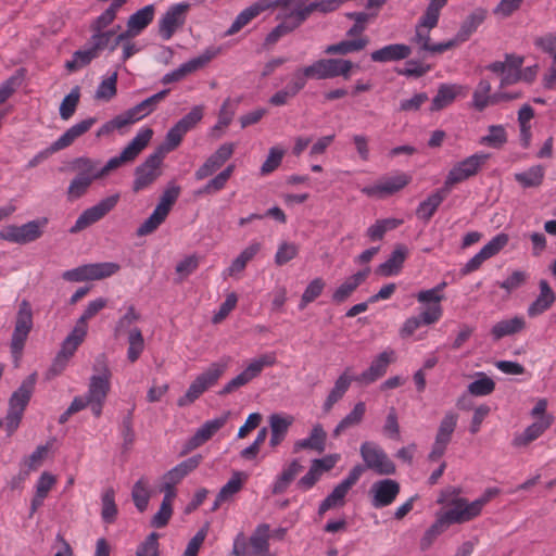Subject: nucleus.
Returning <instances> with one entry per match:
<instances>
[{
    "label": "nucleus",
    "mask_w": 556,
    "mask_h": 556,
    "mask_svg": "<svg viewBox=\"0 0 556 556\" xmlns=\"http://www.w3.org/2000/svg\"><path fill=\"white\" fill-rule=\"evenodd\" d=\"M458 489H448L442 491L437 500L438 504L444 505V509L437 511V514L450 527L452 525H462L473 520L479 517L484 506L494 498L500 491L495 488H490L477 500L469 502L466 497L459 495Z\"/></svg>",
    "instance_id": "obj_1"
},
{
    "label": "nucleus",
    "mask_w": 556,
    "mask_h": 556,
    "mask_svg": "<svg viewBox=\"0 0 556 556\" xmlns=\"http://www.w3.org/2000/svg\"><path fill=\"white\" fill-rule=\"evenodd\" d=\"M36 381L37 374H30L9 399L7 416L0 419V428H3L8 435H12L20 427L24 412L34 393Z\"/></svg>",
    "instance_id": "obj_2"
},
{
    "label": "nucleus",
    "mask_w": 556,
    "mask_h": 556,
    "mask_svg": "<svg viewBox=\"0 0 556 556\" xmlns=\"http://www.w3.org/2000/svg\"><path fill=\"white\" fill-rule=\"evenodd\" d=\"M228 367L227 361L212 363L203 372L195 377L184 396L178 399L177 404L182 407L192 404L205 391L214 387Z\"/></svg>",
    "instance_id": "obj_3"
},
{
    "label": "nucleus",
    "mask_w": 556,
    "mask_h": 556,
    "mask_svg": "<svg viewBox=\"0 0 556 556\" xmlns=\"http://www.w3.org/2000/svg\"><path fill=\"white\" fill-rule=\"evenodd\" d=\"M291 9H280L277 20L280 23L267 35L266 45H275L281 37L290 34L296 29L312 13L313 11L305 3H295Z\"/></svg>",
    "instance_id": "obj_4"
},
{
    "label": "nucleus",
    "mask_w": 556,
    "mask_h": 556,
    "mask_svg": "<svg viewBox=\"0 0 556 556\" xmlns=\"http://www.w3.org/2000/svg\"><path fill=\"white\" fill-rule=\"evenodd\" d=\"M153 130L151 128H142L135 138L123 149L119 155L110 159L104 166L100 168L99 174L106 177L112 170L117 169L123 164L132 162L140 152L149 144L152 139Z\"/></svg>",
    "instance_id": "obj_5"
},
{
    "label": "nucleus",
    "mask_w": 556,
    "mask_h": 556,
    "mask_svg": "<svg viewBox=\"0 0 556 556\" xmlns=\"http://www.w3.org/2000/svg\"><path fill=\"white\" fill-rule=\"evenodd\" d=\"M357 67L350 60L344 59H320L303 68L304 76L309 79H329L342 76L349 78L351 71Z\"/></svg>",
    "instance_id": "obj_6"
},
{
    "label": "nucleus",
    "mask_w": 556,
    "mask_h": 556,
    "mask_svg": "<svg viewBox=\"0 0 556 556\" xmlns=\"http://www.w3.org/2000/svg\"><path fill=\"white\" fill-rule=\"evenodd\" d=\"M491 83L486 79H481L472 93V106L478 112L484 111L490 105H495L501 102H508L522 97L520 90H497L491 92Z\"/></svg>",
    "instance_id": "obj_7"
},
{
    "label": "nucleus",
    "mask_w": 556,
    "mask_h": 556,
    "mask_svg": "<svg viewBox=\"0 0 556 556\" xmlns=\"http://www.w3.org/2000/svg\"><path fill=\"white\" fill-rule=\"evenodd\" d=\"M275 363L276 356L274 353H265L257 358L252 359L243 371H241L224 386L220 394L225 395L232 393L237 389L248 384L250 381L258 377L265 367H270Z\"/></svg>",
    "instance_id": "obj_8"
},
{
    "label": "nucleus",
    "mask_w": 556,
    "mask_h": 556,
    "mask_svg": "<svg viewBox=\"0 0 556 556\" xmlns=\"http://www.w3.org/2000/svg\"><path fill=\"white\" fill-rule=\"evenodd\" d=\"M488 160L489 154L479 152L457 162L450 169L444 186L451 190L454 185L476 176Z\"/></svg>",
    "instance_id": "obj_9"
},
{
    "label": "nucleus",
    "mask_w": 556,
    "mask_h": 556,
    "mask_svg": "<svg viewBox=\"0 0 556 556\" xmlns=\"http://www.w3.org/2000/svg\"><path fill=\"white\" fill-rule=\"evenodd\" d=\"M164 159V151L157 150L150 154L146 161L135 170L132 191L138 193L148 189L162 174L161 165Z\"/></svg>",
    "instance_id": "obj_10"
},
{
    "label": "nucleus",
    "mask_w": 556,
    "mask_h": 556,
    "mask_svg": "<svg viewBox=\"0 0 556 556\" xmlns=\"http://www.w3.org/2000/svg\"><path fill=\"white\" fill-rule=\"evenodd\" d=\"M94 374L89 379L86 396L89 400H106L111 390L112 371L108 365L106 358L99 356L92 367Z\"/></svg>",
    "instance_id": "obj_11"
},
{
    "label": "nucleus",
    "mask_w": 556,
    "mask_h": 556,
    "mask_svg": "<svg viewBox=\"0 0 556 556\" xmlns=\"http://www.w3.org/2000/svg\"><path fill=\"white\" fill-rule=\"evenodd\" d=\"M359 453L366 467L376 473L389 476L395 472L394 463L377 443L364 442L361 445Z\"/></svg>",
    "instance_id": "obj_12"
},
{
    "label": "nucleus",
    "mask_w": 556,
    "mask_h": 556,
    "mask_svg": "<svg viewBox=\"0 0 556 556\" xmlns=\"http://www.w3.org/2000/svg\"><path fill=\"white\" fill-rule=\"evenodd\" d=\"M33 327V313L28 302L23 301L16 316L15 328L11 340V352L17 362L22 355L25 342Z\"/></svg>",
    "instance_id": "obj_13"
},
{
    "label": "nucleus",
    "mask_w": 556,
    "mask_h": 556,
    "mask_svg": "<svg viewBox=\"0 0 556 556\" xmlns=\"http://www.w3.org/2000/svg\"><path fill=\"white\" fill-rule=\"evenodd\" d=\"M121 269L117 263L104 262L79 266L63 273L67 281L100 280L113 276Z\"/></svg>",
    "instance_id": "obj_14"
},
{
    "label": "nucleus",
    "mask_w": 556,
    "mask_h": 556,
    "mask_svg": "<svg viewBox=\"0 0 556 556\" xmlns=\"http://www.w3.org/2000/svg\"><path fill=\"white\" fill-rule=\"evenodd\" d=\"M47 224V218H40L22 226L10 225L0 231V239L17 244H26L39 239Z\"/></svg>",
    "instance_id": "obj_15"
},
{
    "label": "nucleus",
    "mask_w": 556,
    "mask_h": 556,
    "mask_svg": "<svg viewBox=\"0 0 556 556\" xmlns=\"http://www.w3.org/2000/svg\"><path fill=\"white\" fill-rule=\"evenodd\" d=\"M365 468L362 465L354 466L348 477L342 480L333 491L320 503L318 514L324 515L327 510L341 507L345 504V496L353 485L357 483Z\"/></svg>",
    "instance_id": "obj_16"
},
{
    "label": "nucleus",
    "mask_w": 556,
    "mask_h": 556,
    "mask_svg": "<svg viewBox=\"0 0 556 556\" xmlns=\"http://www.w3.org/2000/svg\"><path fill=\"white\" fill-rule=\"evenodd\" d=\"M119 194L115 193L99 201L96 205L85 210L71 227V233H77L94 223L101 220L109 214L118 203Z\"/></svg>",
    "instance_id": "obj_17"
},
{
    "label": "nucleus",
    "mask_w": 556,
    "mask_h": 556,
    "mask_svg": "<svg viewBox=\"0 0 556 556\" xmlns=\"http://www.w3.org/2000/svg\"><path fill=\"white\" fill-rule=\"evenodd\" d=\"M457 422L458 414L454 412L445 413L442 420L440 421L434 442L428 455L429 460L437 462L445 454L446 448L452 441L453 433L457 427Z\"/></svg>",
    "instance_id": "obj_18"
},
{
    "label": "nucleus",
    "mask_w": 556,
    "mask_h": 556,
    "mask_svg": "<svg viewBox=\"0 0 556 556\" xmlns=\"http://www.w3.org/2000/svg\"><path fill=\"white\" fill-rule=\"evenodd\" d=\"M525 59L515 54H507L505 61H496L488 70L501 76L498 90H506L508 86L521 81V67Z\"/></svg>",
    "instance_id": "obj_19"
},
{
    "label": "nucleus",
    "mask_w": 556,
    "mask_h": 556,
    "mask_svg": "<svg viewBox=\"0 0 556 556\" xmlns=\"http://www.w3.org/2000/svg\"><path fill=\"white\" fill-rule=\"evenodd\" d=\"M220 51L222 49L218 47H210L205 49L203 53L199 56L189 60L188 62L181 64L178 68L174 70L173 72L165 74L162 77V84L168 85L172 83L182 80L187 75L203 68L214 58H216L220 53Z\"/></svg>",
    "instance_id": "obj_20"
},
{
    "label": "nucleus",
    "mask_w": 556,
    "mask_h": 556,
    "mask_svg": "<svg viewBox=\"0 0 556 556\" xmlns=\"http://www.w3.org/2000/svg\"><path fill=\"white\" fill-rule=\"evenodd\" d=\"M412 180V177L405 173H397L393 176L383 177L372 186L362 188V193L367 197L384 198L394 194L405 188Z\"/></svg>",
    "instance_id": "obj_21"
},
{
    "label": "nucleus",
    "mask_w": 556,
    "mask_h": 556,
    "mask_svg": "<svg viewBox=\"0 0 556 556\" xmlns=\"http://www.w3.org/2000/svg\"><path fill=\"white\" fill-rule=\"evenodd\" d=\"M395 361V352L387 349L378 354L371 362L370 366L361 375L355 377V381L363 384H370L386 375L388 367Z\"/></svg>",
    "instance_id": "obj_22"
},
{
    "label": "nucleus",
    "mask_w": 556,
    "mask_h": 556,
    "mask_svg": "<svg viewBox=\"0 0 556 556\" xmlns=\"http://www.w3.org/2000/svg\"><path fill=\"white\" fill-rule=\"evenodd\" d=\"M400 493V484L392 479H383L375 482L370 488L371 505L382 508L391 505Z\"/></svg>",
    "instance_id": "obj_23"
},
{
    "label": "nucleus",
    "mask_w": 556,
    "mask_h": 556,
    "mask_svg": "<svg viewBox=\"0 0 556 556\" xmlns=\"http://www.w3.org/2000/svg\"><path fill=\"white\" fill-rule=\"evenodd\" d=\"M235 143L222 144L204 163L201 165L194 176L197 180H202L217 172L233 154Z\"/></svg>",
    "instance_id": "obj_24"
},
{
    "label": "nucleus",
    "mask_w": 556,
    "mask_h": 556,
    "mask_svg": "<svg viewBox=\"0 0 556 556\" xmlns=\"http://www.w3.org/2000/svg\"><path fill=\"white\" fill-rule=\"evenodd\" d=\"M169 89L161 90L160 92L147 98L134 108H130L129 110L122 113L128 126L153 113L157 105L167 97Z\"/></svg>",
    "instance_id": "obj_25"
},
{
    "label": "nucleus",
    "mask_w": 556,
    "mask_h": 556,
    "mask_svg": "<svg viewBox=\"0 0 556 556\" xmlns=\"http://www.w3.org/2000/svg\"><path fill=\"white\" fill-rule=\"evenodd\" d=\"M188 4L179 3L170 7L160 20V36L169 40L175 31L185 23Z\"/></svg>",
    "instance_id": "obj_26"
},
{
    "label": "nucleus",
    "mask_w": 556,
    "mask_h": 556,
    "mask_svg": "<svg viewBox=\"0 0 556 556\" xmlns=\"http://www.w3.org/2000/svg\"><path fill=\"white\" fill-rule=\"evenodd\" d=\"M230 413L225 412L222 416L205 421L195 433L188 440L187 448L194 450L207 442L228 421Z\"/></svg>",
    "instance_id": "obj_27"
},
{
    "label": "nucleus",
    "mask_w": 556,
    "mask_h": 556,
    "mask_svg": "<svg viewBox=\"0 0 556 556\" xmlns=\"http://www.w3.org/2000/svg\"><path fill=\"white\" fill-rule=\"evenodd\" d=\"M96 122L97 119L94 117H89L70 127L58 140L46 149V155H51L54 152L70 147L77 138L86 134Z\"/></svg>",
    "instance_id": "obj_28"
},
{
    "label": "nucleus",
    "mask_w": 556,
    "mask_h": 556,
    "mask_svg": "<svg viewBox=\"0 0 556 556\" xmlns=\"http://www.w3.org/2000/svg\"><path fill=\"white\" fill-rule=\"evenodd\" d=\"M278 9L274 0H258L256 3L250 5L240 12L231 26L226 31L227 36H232L240 31L245 25H248L253 18L258 16L262 12L269 9Z\"/></svg>",
    "instance_id": "obj_29"
},
{
    "label": "nucleus",
    "mask_w": 556,
    "mask_h": 556,
    "mask_svg": "<svg viewBox=\"0 0 556 556\" xmlns=\"http://www.w3.org/2000/svg\"><path fill=\"white\" fill-rule=\"evenodd\" d=\"M485 16L486 13L482 9H477L472 13H470L460 25V28L458 29L455 37L447 40V43L452 45V49L467 41L470 38V36L478 29V27L483 23Z\"/></svg>",
    "instance_id": "obj_30"
},
{
    "label": "nucleus",
    "mask_w": 556,
    "mask_h": 556,
    "mask_svg": "<svg viewBox=\"0 0 556 556\" xmlns=\"http://www.w3.org/2000/svg\"><path fill=\"white\" fill-rule=\"evenodd\" d=\"M370 274V268L366 267L356 274L348 277L332 293V301L337 304L345 302L356 289L365 282Z\"/></svg>",
    "instance_id": "obj_31"
},
{
    "label": "nucleus",
    "mask_w": 556,
    "mask_h": 556,
    "mask_svg": "<svg viewBox=\"0 0 556 556\" xmlns=\"http://www.w3.org/2000/svg\"><path fill=\"white\" fill-rule=\"evenodd\" d=\"M553 417H544L528 426L523 432L514 437L511 444L515 447L527 446L539 439L553 424Z\"/></svg>",
    "instance_id": "obj_32"
},
{
    "label": "nucleus",
    "mask_w": 556,
    "mask_h": 556,
    "mask_svg": "<svg viewBox=\"0 0 556 556\" xmlns=\"http://www.w3.org/2000/svg\"><path fill=\"white\" fill-rule=\"evenodd\" d=\"M352 381H355V377L352 376L351 367L344 369V371L337 378L332 389L327 395L324 404L323 410L325 413H329L336 403H338L344 394L348 392Z\"/></svg>",
    "instance_id": "obj_33"
},
{
    "label": "nucleus",
    "mask_w": 556,
    "mask_h": 556,
    "mask_svg": "<svg viewBox=\"0 0 556 556\" xmlns=\"http://www.w3.org/2000/svg\"><path fill=\"white\" fill-rule=\"evenodd\" d=\"M430 30L426 27L416 25L415 34L410 38V42L418 47L419 52H428L430 54H441L452 49V45L447 41L432 43Z\"/></svg>",
    "instance_id": "obj_34"
},
{
    "label": "nucleus",
    "mask_w": 556,
    "mask_h": 556,
    "mask_svg": "<svg viewBox=\"0 0 556 556\" xmlns=\"http://www.w3.org/2000/svg\"><path fill=\"white\" fill-rule=\"evenodd\" d=\"M155 8L149 4L131 14L127 21V29L125 30L128 39L138 36L146 29L154 18Z\"/></svg>",
    "instance_id": "obj_35"
},
{
    "label": "nucleus",
    "mask_w": 556,
    "mask_h": 556,
    "mask_svg": "<svg viewBox=\"0 0 556 556\" xmlns=\"http://www.w3.org/2000/svg\"><path fill=\"white\" fill-rule=\"evenodd\" d=\"M58 478L55 475L43 471L35 484V494L30 502V516H33L38 508L43 505L45 500L48 497L50 491L56 485Z\"/></svg>",
    "instance_id": "obj_36"
},
{
    "label": "nucleus",
    "mask_w": 556,
    "mask_h": 556,
    "mask_svg": "<svg viewBox=\"0 0 556 556\" xmlns=\"http://www.w3.org/2000/svg\"><path fill=\"white\" fill-rule=\"evenodd\" d=\"M412 54V47L404 43L387 45L370 54L374 62L387 63L407 59Z\"/></svg>",
    "instance_id": "obj_37"
},
{
    "label": "nucleus",
    "mask_w": 556,
    "mask_h": 556,
    "mask_svg": "<svg viewBox=\"0 0 556 556\" xmlns=\"http://www.w3.org/2000/svg\"><path fill=\"white\" fill-rule=\"evenodd\" d=\"M539 288L540 294L527 309L529 317H536L542 315L547 309H549L556 301V294L546 280H540Z\"/></svg>",
    "instance_id": "obj_38"
},
{
    "label": "nucleus",
    "mask_w": 556,
    "mask_h": 556,
    "mask_svg": "<svg viewBox=\"0 0 556 556\" xmlns=\"http://www.w3.org/2000/svg\"><path fill=\"white\" fill-rule=\"evenodd\" d=\"M327 433L320 424L313 426L309 435L294 442L293 453H299L303 450H312L317 453H323L326 450Z\"/></svg>",
    "instance_id": "obj_39"
},
{
    "label": "nucleus",
    "mask_w": 556,
    "mask_h": 556,
    "mask_svg": "<svg viewBox=\"0 0 556 556\" xmlns=\"http://www.w3.org/2000/svg\"><path fill=\"white\" fill-rule=\"evenodd\" d=\"M465 91V88L456 84H441L435 97L432 99L430 111L438 112L451 105L455 99Z\"/></svg>",
    "instance_id": "obj_40"
},
{
    "label": "nucleus",
    "mask_w": 556,
    "mask_h": 556,
    "mask_svg": "<svg viewBox=\"0 0 556 556\" xmlns=\"http://www.w3.org/2000/svg\"><path fill=\"white\" fill-rule=\"evenodd\" d=\"M126 39H128V37L125 31L117 34L115 29H110L93 33L89 40L100 53L105 49H109L110 51L116 50V48Z\"/></svg>",
    "instance_id": "obj_41"
},
{
    "label": "nucleus",
    "mask_w": 556,
    "mask_h": 556,
    "mask_svg": "<svg viewBox=\"0 0 556 556\" xmlns=\"http://www.w3.org/2000/svg\"><path fill=\"white\" fill-rule=\"evenodd\" d=\"M448 193L450 190L445 186L431 193L426 200L419 203L416 210L417 217L429 222Z\"/></svg>",
    "instance_id": "obj_42"
},
{
    "label": "nucleus",
    "mask_w": 556,
    "mask_h": 556,
    "mask_svg": "<svg viewBox=\"0 0 556 556\" xmlns=\"http://www.w3.org/2000/svg\"><path fill=\"white\" fill-rule=\"evenodd\" d=\"M100 168L99 160L87 156L77 157L72 162V169L76 173V176L86 178L87 180L89 179L90 182L103 178L102 175L99 174Z\"/></svg>",
    "instance_id": "obj_43"
},
{
    "label": "nucleus",
    "mask_w": 556,
    "mask_h": 556,
    "mask_svg": "<svg viewBox=\"0 0 556 556\" xmlns=\"http://www.w3.org/2000/svg\"><path fill=\"white\" fill-rule=\"evenodd\" d=\"M260 242H252L249 244L230 264L228 268L223 271L224 277H236L241 274L247 264L254 258V256L261 251Z\"/></svg>",
    "instance_id": "obj_44"
},
{
    "label": "nucleus",
    "mask_w": 556,
    "mask_h": 556,
    "mask_svg": "<svg viewBox=\"0 0 556 556\" xmlns=\"http://www.w3.org/2000/svg\"><path fill=\"white\" fill-rule=\"evenodd\" d=\"M545 172L543 165H533L523 172L514 174V179L523 189L539 188L543 184Z\"/></svg>",
    "instance_id": "obj_45"
},
{
    "label": "nucleus",
    "mask_w": 556,
    "mask_h": 556,
    "mask_svg": "<svg viewBox=\"0 0 556 556\" xmlns=\"http://www.w3.org/2000/svg\"><path fill=\"white\" fill-rule=\"evenodd\" d=\"M269 527L261 525L250 538V551L248 556H270L269 554Z\"/></svg>",
    "instance_id": "obj_46"
},
{
    "label": "nucleus",
    "mask_w": 556,
    "mask_h": 556,
    "mask_svg": "<svg viewBox=\"0 0 556 556\" xmlns=\"http://www.w3.org/2000/svg\"><path fill=\"white\" fill-rule=\"evenodd\" d=\"M302 470L303 466L296 459L288 464L273 483V494H282Z\"/></svg>",
    "instance_id": "obj_47"
},
{
    "label": "nucleus",
    "mask_w": 556,
    "mask_h": 556,
    "mask_svg": "<svg viewBox=\"0 0 556 556\" xmlns=\"http://www.w3.org/2000/svg\"><path fill=\"white\" fill-rule=\"evenodd\" d=\"M202 457L200 455L192 456L177 466L167 471L162 480L169 482L170 484L177 485L188 473L194 470L201 463Z\"/></svg>",
    "instance_id": "obj_48"
},
{
    "label": "nucleus",
    "mask_w": 556,
    "mask_h": 556,
    "mask_svg": "<svg viewBox=\"0 0 556 556\" xmlns=\"http://www.w3.org/2000/svg\"><path fill=\"white\" fill-rule=\"evenodd\" d=\"M366 405L364 402H357L353 409L336 426L332 431L334 438H339L346 430L358 426L365 416Z\"/></svg>",
    "instance_id": "obj_49"
},
{
    "label": "nucleus",
    "mask_w": 556,
    "mask_h": 556,
    "mask_svg": "<svg viewBox=\"0 0 556 556\" xmlns=\"http://www.w3.org/2000/svg\"><path fill=\"white\" fill-rule=\"evenodd\" d=\"M408 250L405 245H397L390 257L382 263L378 271L383 276H393L397 275L407 257Z\"/></svg>",
    "instance_id": "obj_50"
},
{
    "label": "nucleus",
    "mask_w": 556,
    "mask_h": 556,
    "mask_svg": "<svg viewBox=\"0 0 556 556\" xmlns=\"http://www.w3.org/2000/svg\"><path fill=\"white\" fill-rule=\"evenodd\" d=\"M525 327V318L522 316H515L510 319H504L496 323L491 329V334L494 340H500L506 336L520 332Z\"/></svg>",
    "instance_id": "obj_51"
},
{
    "label": "nucleus",
    "mask_w": 556,
    "mask_h": 556,
    "mask_svg": "<svg viewBox=\"0 0 556 556\" xmlns=\"http://www.w3.org/2000/svg\"><path fill=\"white\" fill-rule=\"evenodd\" d=\"M534 117V110L529 104H523L518 111V125L520 130L521 146L527 149L530 147L532 139L531 121Z\"/></svg>",
    "instance_id": "obj_52"
},
{
    "label": "nucleus",
    "mask_w": 556,
    "mask_h": 556,
    "mask_svg": "<svg viewBox=\"0 0 556 556\" xmlns=\"http://www.w3.org/2000/svg\"><path fill=\"white\" fill-rule=\"evenodd\" d=\"M369 40L367 37H361L352 40H342L334 45H329L325 49L326 54H340L345 55L349 53L357 52L363 50Z\"/></svg>",
    "instance_id": "obj_53"
},
{
    "label": "nucleus",
    "mask_w": 556,
    "mask_h": 556,
    "mask_svg": "<svg viewBox=\"0 0 556 556\" xmlns=\"http://www.w3.org/2000/svg\"><path fill=\"white\" fill-rule=\"evenodd\" d=\"M99 56V52L92 46L90 40L85 49L74 52L72 60H68L65 67L70 72L78 71L79 68L88 65L93 59Z\"/></svg>",
    "instance_id": "obj_54"
},
{
    "label": "nucleus",
    "mask_w": 556,
    "mask_h": 556,
    "mask_svg": "<svg viewBox=\"0 0 556 556\" xmlns=\"http://www.w3.org/2000/svg\"><path fill=\"white\" fill-rule=\"evenodd\" d=\"M151 497V491L149 488V480L146 477H141L132 486L131 498L136 508L139 511H144L149 505Z\"/></svg>",
    "instance_id": "obj_55"
},
{
    "label": "nucleus",
    "mask_w": 556,
    "mask_h": 556,
    "mask_svg": "<svg viewBox=\"0 0 556 556\" xmlns=\"http://www.w3.org/2000/svg\"><path fill=\"white\" fill-rule=\"evenodd\" d=\"M448 526L446 522L435 514L434 522L425 531L420 539L419 546L421 551H427L435 542V540L446 531Z\"/></svg>",
    "instance_id": "obj_56"
},
{
    "label": "nucleus",
    "mask_w": 556,
    "mask_h": 556,
    "mask_svg": "<svg viewBox=\"0 0 556 556\" xmlns=\"http://www.w3.org/2000/svg\"><path fill=\"white\" fill-rule=\"evenodd\" d=\"M86 334L87 332L83 328L75 326L72 332L65 338L59 354L68 361L84 342Z\"/></svg>",
    "instance_id": "obj_57"
},
{
    "label": "nucleus",
    "mask_w": 556,
    "mask_h": 556,
    "mask_svg": "<svg viewBox=\"0 0 556 556\" xmlns=\"http://www.w3.org/2000/svg\"><path fill=\"white\" fill-rule=\"evenodd\" d=\"M101 517L105 523H113L117 517V506L115 504V492L112 488L106 489L101 496Z\"/></svg>",
    "instance_id": "obj_58"
},
{
    "label": "nucleus",
    "mask_w": 556,
    "mask_h": 556,
    "mask_svg": "<svg viewBox=\"0 0 556 556\" xmlns=\"http://www.w3.org/2000/svg\"><path fill=\"white\" fill-rule=\"evenodd\" d=\"M402 223L403 220L396 218L378 219L367 229V237L371 241L381 240L387 231L397 228Z\"/></svg>",
    "instance_id": "obj_59"
},
{
    "label": "nucleus",
    "mask_w": 556,
    "mask_h": 556,
    "mask_svg": "<svg viewBox=\"0 0 556 556\" xmlns=\"http://www.w3.org/2000/svg\"><path fill=\"white\" fill-rule=\"evenodd\" d=\"M507 142V132L503 125H491L488 135L480 139V143L494 149H501Z\"/></svg>",
    "instance_id": "obj_60"
},
{
    "label": "nucleus",
    "mask_w": 556,
    "mask_h": 556,
    "mask_svg": "<svg viewBox=\"0 0 556 556\" xmlns=\"http://www.w3.org/2000/svg\"><path fill=\"white\" fill-rule=\"evenodd\" d=\"M248 480V475L243 471H235L228 482L219 491V500H230L240 492Z\"/></svg>",
    "instance_id": "obj_61"
},
{
    "label": "nucleus",
    "mask_w": 556,
    "mask_h": 556,
    "mask_svg": "<svg viewBox=\"0 0 556 556\" xmlns=\"http://www.w3.org/2000/svg\"><path fill=\"white\" fill-rule=\"evenodd\" d=\"M144 349V340L141 330L135 327L129 331L127 358L135 363L140 357Z\"/></svg>",
    "instance_id": "obj_62"
},
{
    "label": "nucleus",
    "mask_w": 556,
    "mask_h": 556,
    "mask_svg": "<svg viewBox=\"0 0 556 556\" xmlns=\"http://www.w3.org/2000/svg\"><path fill=\"white\" fill-rule=\"evenodd\" d=\"M140 319V314L136 311L134 305H129L127 307L126 313L119 317L117 320L114 333L116 337L127 333L129 336V331L134 329L132 327Z\"/></svg>",
    "instance_id": "obj_63"
},
{
    "label": "nucleus",
    "mask_w": 556,
    "mask_h": 556,
    "mask_svg": "<svg viewBox=\"0 0 556 556\" xmlns=\"http://www.w3.org/2000/svg\"><path fill=\"white\" fill-rule=\"evenodd\" d=\"M80 99L79 87H74L71 92L65 96L60 105V116L63 121H68L76 112Z\"/></svg>",
    "instance_id": "obj_64"
}]
</instances>
